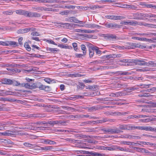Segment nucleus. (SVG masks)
Here are the masks:
<instances>
[{"label": "nucleus", "mask_w": 156, "mask_h": 156, "mask_svg": "<svg viewBox=\"0 0 156 156\" xmlns=\"http://www.w3.org/2000/svg\"><path fill=\"white\" fill-rule=\"evenodd\" d=\"M134 149L135 150H136L137 151L141 152L142 148L138 147H134Z\"/></svg>", "instance_id": "obj_52"}, {"label": "nucleus", "mask_w": 156, "mask_h": 156, "mask_svg": "<svg viewBox=\"0 0 156 156\" xmlns=\"http://www.w3.org/2000/svg\"><path fill=\"white\" fill-rule=\"evenodd\" d=\"M120 27V25L111 23V28L115 29L116 28H119Z\"/></svg>", "instance_id": "obj_35"}, {"label": "nucleus", "mask_w": 156, "mask_h": 156, "mask_svg": "<svg viewBox=\"0 0 156 156\" xmlns=\"http://www.w3.org/2000/svg\"><path fill=\"white\" fill-rule=\"evenodd\" d=\"M23 40V38L22 37H20L18 39L19 43L20 45H22L23 44V43L22 42Z\"/></svg>", "instance_id": "obj_61"}, {"label": "nucleus", "mask_w": 156, "mask_h": 156, "mask_svg": "<svg viewBox=\"0 0 156 156\" xmlns=\"http://www.w3.org/2000/svg\"><path fill=\"white\" fill-rule=\"evenodd\" d=\"M58 46L62 48H65V49H70L72 48V47L71 46H66L65 45H64L63 44H59L58 45Z\"/></svg>", "instance_id": "obj_25"}, {"label": "nucleus", "mask_w": 156, "mask_h": 156, "mask_svg": "<svg viewBox=\"0 0 156 156\" xmlns=\"http://www.w3.org/2000/svg\"><path fill=\"white\" fill-rule=\"evenodd\" d=\"M134 63L140 66H146V62L141 59L140 60L134 59L132 60Z\"/></svg>", "instance_id": "obj_7"}, {"label": "nucleus", "mask_w": 156, "mask_h": 156, "mask_svg": "<svg viewBox=\"0 0 156 156\" xmlns=\"http://www.w3.org/2000/svg\"><path fill=\"white\" fill-rule=\"evenodd\" d=\"M83 33H94V31L92 30H83Z\"/></svg>", "instance_id": "obj_51"}, {"label": "nucleus", "mask_w": 156, "mask_h": 156, "mask_svg": "<svg viewBox=\"0 0 156 156\" xmlns=\"http://www.w3.org/2000/svg\"><path fill=\"white\" fill-rule=\"evenodd\" d=\"M137 126H136L133 125H126V130H132L136 129Z\"/></svg>", "instance_id": "obj_18"}, {"label": "nucleus", "mask_w": 156, "mask_h": 156, "mask_svg": "<svg viewBox=\"0 0 156 156\" xmlns=\"http://www.w3.org/2000/svg\"><path fill=\"white\" fill-rule=\"evenodd\" d=\"M47 123L51 125L52 126H53L54 125L58 123V121H49L47 122Z\"/></svg>", "instance_id": "obj_34"}, {"label": "nucleus", "mask_w": 156, "mask_h": 156, "mask_svg": "<svg viewBox=\"0 0 156 156\" xmlns=\"http://www.w3.org/2000/svg\"><path fill=\"white\" fill-rule=\"evenodd\" d=\"M12 84L13 85L16 86H18L21 85V84L19 82H18L15 80H12Z\"/></svg>", "instance_id": "obj_44"}, {"label": "nucleus", "mask_w": 156, "mask_h": 156, "mask_svg": "<svg viewBox=\"0 0 156 156\" xmlns=\"http://www.w3.org/2000/svg\"><path fill=\"white\" fill-rule=\"evenodd\" d=\"M36 87L39 88L40 90H46V89L48 88H49L50 87L48 86L44 85L40 83H36Z\"/></svg>", "instance_id": "obj_11"}, {"label": "nucleus", "mask_w": 156, "mask_h": 156, "mask_svg": "<svg viewBox=\"0 0 156 156\" xmlns=\"http://www.w3.org/2000/svg\"><path fill=\"white\" fill-rule=\"evenodd\" d=\"M3 94H5L7 95H11L12 94V92L11 91H9L5 90H2Z\"/></svg>", "instance_id": "obj_42"}, {"label": "nucleus", "mask_w": 156, "mask_h": 156, "mask_svg": "<svg viewBox=\"0 0 156 156\" xmlns=\"http://www.w3.org/2000/svg\"><path fill=\"white\" fill-rule=\"evenodd\" d=\"M119 129H126V125H121L120 126Z\"/></svg>", "instance_id": "obj_62"}, {"label": "nucleus", "mask_w": 156, "mask_h": 156, "mask_svg": "<svg viewBox=\"0 0 156 156\" xmlns=\"http://www.w3.org/2000/svg\"><path fill=\"white\" fill-rule=\"evenodd\" d=\"M9 122H7V123H0V130H2L3 129H5L4 127L5 126H4L8 124Z\"/></svg>", "instance_id": "obj_41"}, {"label": "nucleus", "mask_w": 156, "mask_h": 156, "mask_svg": "<svg viewBox=\"0 0 156 156\" xmlns=\"http://www.w3.org/2000/svg\"><path fill=\"white\" fill-rule=\"evenodd\" d=\"M59 0H45V3L47 2L50 3H59Z\"/></svg>", "instance_id": "obj_30"}, {"label": "nucleus", "mask_w": 156, "mask_h": 156, "mask_svg": "<svg viewBox=\"0 0 156 156\" xmlns=\"http://www.w3.org/2000/svg\"><path fill=\"white\" fill-rule=\"evenodd\" d=\"M138 22L137 21H134L132 20H128L127 21H123L121 22V24L126 25H134L138 24Z\"/></svg>", "instance_id": "obj_9"}, {"label": "nucleus", "mask_w": 156, "mask_h": 156, "mask_svg": "<svg viewBox=\"0 0 156 156\" xmlns=\"http://www.w3.org/2000/svg\"><path fill=\"white\" fill-rule=\"evenodd\" d=\"M6 69L8 71H9L13 72H15L16 73H19L20 72V70L17 69L16 68H15V69L7 68Z\"/></svg>", "instance_id": "obj_29"}, {"label": "nucleus", "mask_w": 156, "mask_h": 156, "mask_svg": "<svg viewBox=\"0 0 156 156\" xmlns=\"http://www.w3.org/2000/svg\"><path fill=\"white\" fill-rule=\"evenodd\" d=\"M66 141L69 142H76L77 141H78V140H75L74 139H69V138H67L66 139Z\"/></svg>", "instance_id": "obj_50"}, {"label": "nucleus", "mask_w": 156, "mask_h": 156, "mask_svg": "<svg viewBox=\"0 0 156 156\" xmlns=\"http://www.w3.org/2000/svg\"><path fill=\"white\" fill-rule=\"evenodd\" d=\"M1 45L6 46H12L15 47L17 46V43L16 42L13 41H2Z\"/></svg>", "instance_id": "obj_4"}, {"label": "nucleus", "mask_w": 156, "mask_h": 156, "mask_svg": "<svg viewBox=\"0 0 156 156\" xmlns=\"http://www.w3.org/2000/svg\"><path fill=\"white\" fill-rule=\"evenodd\" d=\"M31 35L33 36H39L40 34L37 31L32 32L31 34Z\"/></svg>", "instance_id": "obj_49"}, {"label": "nucleus", "mask_w": 156, "mask_h": 156, "mask_svg": "<svg viewBox=\"0 0 156 156\" xmlns=\"http://www.w3.org/2000/svg\"><path fill=\"white\" fill-rule=\"evenodd\" d=\"M80 47L81 50L83 51V55H85L87 53V49L85 45L84 44H82L81 45Z\"/></svg>", "instance_id": "obj_26"}, {"label": "nucleus", "mask_w": 156, "mask_h": 156, "mask_svg": "<svg viewBox=\"0 0 156 156\" xmlns=\"http://www.w3.org/2000/svg\"><path fill=\"white\" fill-rule=\"evenodd\" d=\"M154 5L151 4H147L146 7L154 9Z\"/></svg>", "instance_id": "obj_59"}, {"label": "nucleus", "mask_w": 156, "mask_h": 156, "mask_svg": "<svg viewBox=\"0 0 156 156\" xmlns=\"http://www.w3.org/2000/svg\"><path fill=\"white\" fill-rule=\"evenodd\" d=\"M133 45L136 47L142 49L146 48V46L142 45L138 43H134Z\"/></svg>", "instance_id": "obj_33"}, {"label": "nucleus", "mask_w": 156, "mask_h": 156, "mask_svg": "<svg viewBox=\"0 0 156 156\" xmlns=\"http://www.w3.org/2000/svg\"><path fill=\"white\" fill-rule=\"evenodd\" d=\"M101 108H98L96 106H93V107H89V111L90 112H92L94 111H96L98 110V109L100 108H101V109H102L103 108H104L105 107H107V106H101Z\"/></svg>", "instance_id": "obj_12"}, {"label": "nucleus", "mask_w": 156, "mask_h": 156, "mask_svg": "<svg viewBox=\"0 0 156 156\" xmlns=\"http://www.w3.org/2000/svg\"><path fill=\"white\" fill-rule=\"evenodd\" d=\"M43 142L44 143L50 145L54 144H56V142L54 141L49 139H44V140Z\"/></svg>", "instance_id": "obj_19"}, {"label": "nucleus", "mask_w": 156, "mask_h": 156, "mask_svg": "<svg viewBox=\"0 0 156 156\" xmlns=\"http://www.w3.org/2000/svg\"><path fill=\"white\" fill-rule=\"evenodd\" d=\"M146 66H156V62L150 61L148 62H146Z\"/></svg>", "instance_id": "obj_17"}, {"label": "nucleus", "mask_w": 156, "mask_h": 156, "mask_svg": "<svg viewBox=\"0 0 156 156\" xmlns=\"http://www.w3.org/2000/svg\"><path fill=\"white\" fill-rule=\"evenodd\" d=\"M122 132L123 131L120 130L119 129L116 128L112 129L111 134L119 133Z\"/></svg>", "instance_id": "obj_15"}, {"label": "nucleus", "mask_w": 156, "mask_h": 156, "mask_svg": "<svg viewBox=\"0 0 156 156\" xmlns=\"http://www.w3.org/2000/svg\"><path fill=\"white\" fill-rule=\"evenodd\" d=\"M9 130H8L6 132H3L2 134V135L5 136H13L16 135H23L21 134L22 133H19L17 131H11L10 133L8 132Z\"/></svg>", "instance_id": "obj_5"}, {"label": "nucleus", "mask_w": 156, "mask_h": 156, "mask_svg": "<svg viewBox=\"0 0 156 156\" xmlns=\"http://www.w3.org/2000/svg\"><path fill=\"white\" fill-rule=\"evenodd\" d=\"M56 9L49 8L46 7H41V11H54Z\"/></svg>", "instance_id": "obj_24"}, {"label": "nucleus", "mask_w": 156, "mask_h": 156, "mask_svg": "<svg viewBox=\"0 0 156 156\" xmlns=\"http://www.w3.org/2000/svg\"><path fill=\"white\" fill-rule=\"evenodd\" d=\"M41 7H37L32 8V9L35 11H37L38 12L41 11Z\"/></svg>", "instance_id": "obj_56"}, {"label": "nucleus", "mask_w": 156, "mask_h": 156, "mask_svg": "<svg viewBox=\"0 0 156 156\" xmlns=\"http://www.w3.org/2000/svg\"><path fill=\"white\" fill-rule=\"evenodd\" d=\"M72 45L74 48L75 50H77L78 49V46L77 43H73L72 44Z\"/></svg>", "instance_id": "obj_54"}, {"label": "nucleus", "mask_w": 156, "mask_h": 156, "mask_svg": "<svg viewBox=\"0 0 156 156\" xmlns=\"http://www.w3.org/2000/svg\"><path fill=\"white\" fill-rule=\"evenodd\" d=\"M105 37H107L108 39H116L117 38V36L114 35L112 34H108L105 36Z\"/></svg>", "instance_id": "obj_28"}, {"label": "nucleus", "mask_w": 156, "mask_h": 156, "mask_svg": "<svg viewBox=\"0 0 156 156\" xmlns=\"http://www.w3.org/2000/svg\"><path fill=\"white\" fill-rule=\"evenodd\" d=\"M57 49L56 48H52L48 47L47 48V50L48 51L49 53L52 52V51H57Z\"/></svg>", "instance_id": "obj_36"}, {"label": "nucleus", "mask_w": 156, "mask_h": 156, "mask_svg": "<svg viewBox=\"0 0 156 156\" xmlns=\"http://www.w3.org/2000/svg\"><path fill=\"white\" fill-rule=\"evenodd\" d=\"M116 151H128L129 149L125 147H122L119 146H116Z\"/></svg>", "instance_id": "obj_14"}, {"label": "nucleus", "mask_w": 156, "mask_h": 156, "mask_svg": "<svg viewBox=\"0 0 156 156\" xmlns=\"http://www.w3.org/2000/svg\"><path fill=\"white\" fill-rule=\"evenodd\" d=\"M101 130L105 132H106L109 133H110L111 134L112 128L109 129H105L103 128L101 129Z\"/></svg>", "instance_id": "obj_40"}, {"label": "nucleus", "mask_w": 156, "mask_h": 156, "mask_svg": "<svg viewBox=\"0 0 156 156\" xmlns=\"http://www.w3.org/2000/svg\"><path fill=\"white\" fill-rule=\"evenodd\" d=\"M93 49H94V51H96V54L99 55L101 54V51L99 50V48L97 47H95L93 48Z\"/></svg>", "instance_id": "obj_31"}, {"label": "nucleus", "mask_w": 156, "mask_h": 156, "mask_svg": "<svg viewBox=\"0 0 156 156\" xmlns=\"http://www.w3.org/2000/svg\"><path fill=\"white\" fill-rule=\"evenodd\" d=\"M94 131V129L93 128H89L87 129V131L89 132H92Z\"/></svg>", "instance_id": "obj_60"}, {"label": "nucleus", "mask_w": 156, "mask_h": 156, "mask_svg": "<svg viewBox=\"0 0 156 156\" xmlns=\"http://www.w3.org/2000/svg\"><path fill=\"white\" fill-rule=\"evenodd\" d=\"M115 120L113 119H109L107 118H105L102 119V120H97V121H91L92 123L93 124H98V123H102L105 122H107L109 121L110 122H114Z\"/></svg>", "instance_id": "obj_6"}, {"label": "nucleus", "mask_w": 156, "mask_h": 156, "mask_svg": "<svg viewBox=\"0 0 156 156\" xmlns=\"http://www.w3.org/2000/svg\"><path fill=\"white\" fill-rule=\"evenodd\" d=\"M122 144H124L127 145H135V144H136L134 143L131 142H127V141H123Z\"/></svg>", "instance_id": "obj_43"}, {"label": "nucleus", "mask_w": 156, "mask_h": 156, "mask_svg": "<svg viewBox=\"0 0 156 156\" xmlns=\"http://www.w3.org/2000/svg\"><path fill=\"white\" fill-rule=\"evenodd\" d=\"M106 150L110 151H116V146L112 145L110 147H107Z\"/></svg>", "instance_id": "obj_32"}, {"label": "nucleus", "mask_w": 156, "mask_h": 156, "mask_svg": "<svg viewBox=\"0 0 156 156\" xmlns=\"http://www.w3.org/2000/svg\"><path fill=\"white\" fill-rule=\"evenodd\" d=\"M36 83H23L21 84L22 87H24L26 88L29 89H33L36 88Z\"/></svg>", "instance_id": "obj_2"}, {"label": "nucleus", "mask_w": 156, "mask_h": 156, "mask_svg": "<svg viewBox=\"0 0 156 156\" xmlns=\"http://www.w3.org/2000/svg\"><path fill=\"white\" fill-rule=\"evenodd\" d=\"M35 30V28H27L24 29H22L19 30L18 31V33L19 34H24L28 32L30 30L34 31Z\"/></svg>", "instance_id": "obj_10"}, {"label": "nucleus", "mask_w": 156, "mask_h": 156, "mask_svg": "<svg viewBox=\"0 0 156 156\" xmlns=\"http://www.w3.org/2000/svg\"><path fill=\"white\" fill-rule=\"evenodd\" d=\"M2 83L4 84H11L12 82V80L8 78H5L2 79Z\"/></svg>", "instance_id": "obj_16"}, {"label": "nucleus", "mask_w": 156, "mask_h": 156, "mask_svg": "<svg viewBox=\"0 0 156 156\" xmlns=\"http://www.w3.org/2000/svg\"><path fill=\"white\" fill-rule=\"evenodd\" d=\"M144 13L139 12L133 14V19L137 20H142L143 19Z\"/></svg>", "instance_id": "obj_8"}, {"label": "nucleus", "mask_w": 156, "mask_h": 156, "mask_svg": "<svg viewBox=\"0 0 156 156\" xmlns=\"http://www.w3.org/2000/svg\"><path fill=\"white\" fill-rule=\"evenodd\" d=\"M85 27L88 28H98L100 26L94 24H86Z\"/></svg>", "instance_id": "obj_20"}, {"label": "nucleus", "mask_w": 156, "mask_h": 156, "mask_svg": "<svg viewBox=\"0 0 156 156\" xmlns=\"http://www.w3.org/2000/svg\"><path fill=\"white\" fill-rule=\"evenodd\" d=\"M92 123V122L91 121H87V122H82L81 123V126H83V125H87V124H90Z\"/></svg>", "instance_id": "obj_58"}, {"label": "nucleus", "mask_w": 156, "mask_h": 156, "mask_svg": "<svg viewBox=\"0 0 156 156\" xmlns=\"http://www.w3.org/2000/svg\"><path fill=\"white\" fill-rule=\"evenodd\" d=\"M108 99V98H101L97 99V100L100 101H109Z\"/></svg>", "instance_id": "obj_47"}, {"label": "nucleus", "mask_w": 156, "mask_h": 156, "mask_svg": "<svg viewBox=\"0 0 156 156\" xmlns=\"http://www.w3.org/2000/svg\"><path fill=\"white\" fill-rule=\"evenodd\" d=\"M23 145L26 147H28L32 148L33 146L34 145L31 144L27 142L24 143L23 144Z\"/></svg>", "instance_id": "obj_39"}, {"label": "nucleus", "mask_w": 156, "mask_h": 156, "mask_svg": "<svg viewBox=\"0 0 156 156\" xmlns=\"http://www.w3.org/2000/svg\"><path fill=\"white\" fill-rule=\"evenodd\" d=\"M41 150L48 151L54 149L53 147L52 146H46L44 147H41Z\"/></svg>", "instance_id": "obj_23"}, {"label": "nucleus", "mask_w": 156, "mask_h": 156, "mask_svg": "<svg viewBox=\"0 0 156 156\" xmlns=\"http://www.w3.org/2000/svg\"><path fill=\"white\" fill-rule=\"evenodd\" d=\"M90 49H89V55L90 57L91 58L94 55V49H93V48H94V47L91 46L92 44H90Z\"/></svg>", "instance_id": "obj_13"}, {"label": "nucleus", "mask_w": 156, "mask_h": 156, "mask_svg": "<svg viewBox=\"0 0 156 156\" xmlns=\"http://www.w3.org/2000/svg\"><path fill=\"white\" fill-rule=\"evenodd\" d=\"M69 13V12L67 10L61 12V14L62 15H67Z\"/></svg>", "instance_id": "obj_63"}, {"label": "nucleus", "mask_w": 156, "mask_h": 156, "mask_svg": "<svg viewBox=\"0 0 156 156\" xmlns=\"http://www.w3.org/2000/svg\"><path fill=\"white\" fill-rule=\"evenodd\" d=\"M119 95V94L118 93H112L109 95V96L111 97H114L115 96H118Z\"/></svg>", "instance_id": "obj_64"}, {"label": "nucleus", "mask_w": 156, "mask_h": 156, "mask_svg": "<svg viewBox=\"0 0 156 156\" xmlns=\"http://www.w3.org/2000/svg\"><path fill=\"white\" fill-rule=\"evenodd\" d=\"M140 121V122H150L151 120L150 119H141Z\"/></svg>", "instance_id": "obj_46"}, {"label": "nucleus", "mask_w": 156, "mask_h": 156, "mask_svg": "<svg viewBox=\"0 0 156 156\" xmlns=\"http://www.w3.org/2000/svg\"><path fill=\"white\" fill-rule=\"evenodd\" d=\"M136 129L139 130H144L146 131H154L156 129L151 126H137Z\"/></svg>", "instance_id": "obj_3"}, {"label": "nucleus", "mask_w": 156, "mask_h": 156, "mask_svg": "<svg viewBox=\"0 0 156 156\" xmlns=\"http://www.w3.org/2000/svg\"><path fill=\"white\" fill-rule=\"evenodd\" d=\"M24 46L27 51H30L31 50V48L27 42H26L24 44Z\"/></svg>", "instance_id": "obj_38"}, {"label": "nucleus", "mask_w": 156, "mask_h": 156, "mask_svg": "<svg viewBox=\"0 0 156 156\" xmlns=\"http://www.w3.org/2000/svg\"><path fill=\"white\" fill-rule=\"evenodd\" d=\"M44 80L46 82L48 83H50L52 82V81H54V82L53 81V82H55L54 80H51V79L50 78H46L44 79Z\"/></svg>", "instance_id": "obj_37"}, {"label": "nucleus", "mask_w": 156, "mask_h": 156, "mask_svg": "<svg viewBox=\"0 0 156 156\" xmlns=\"http://www.w3.org/2000/svg\"><path fill=\"white\" fill-rule=\"evenodd\" d=\"M80 116L81 117V118H89L90 119H97L96 117H93L87 114L86 115H80Z\"/></svg>", "instance_id": "obj_27"}, {"label": "nucleus", "mask_w": 156, "mask_h": 156, "mask_svg": "<svg viewBox=\"0 0 156 156\" xmlns=\"http://www.w3.org/2000/svg\"><path fill=\"white\" fill-rule=\"evenodd\" d=\"M125 17L123 16H113V20H118L121 19H125Z\"/></svg>", "instance_id": "obj_22"}, {"label": "nucleus", "mask_w": 156, "mask_h": 156, "mask_svg": "<svg viewBox=\"0 0 156 156\" xmlns=\"http://www.w3.org/2000/svg\"><path fill=\"white\" fill-rule=\"evenodd\" d=\"M46 41V42H48V43H49L50 44H53L56 45H57V44L56 43H55L54 41H53L51 40H47Z\"/></svg>", "instance_id": "obj_55"}, {"label": "nucleus", "mask_w": 156, "mask_h": 156, "mask_svg": "<svg viewBox=\"0 0 156 156\" xmlns=\"http://www.w3.org/2000/svg\"><path fill=\"white\" fill-rule=\"evenodd\" d=\"M133 60H131V62H129H129H127V63H125V66H132V65H133L134 64V62H133V61H132Z\"/></svg>", "instance_id": "obj_53"}, {"label": "nucleus", "mask_w": 156, "mask_h": 156, "mask_svg": "<svg viewBox=\"0 0 156 156\" xmlns=\"http://www.w3.org/2000/svg\"><path fill=\"white\" fill-rule=\"evenodd\" d=\"M23 16L30 17H39L41 16L40 14L36 12H32L25 10Z\"/></svg>", "instance_id": "obj_1"}, {"label": "nucleus", "mask_w": 156, "mask_h": 156, "mask_svg": "<svg viewBox=\"0 0 156 156\" xmlns=\"http://www.w3.org/2000/svg\"><path fill=\"white\" fill-rule=\"evenodd\" d=\"M146 17L151 18L154 17L156 18V15L152 14H144V13L143 18Z\"/></svg>", "instance_id": "obj_21"}, {"label": "nucleus", "mask_w": 156, "mask_h": 156, "mask_svg": "<svg viewBox=\"0 0 156 156\" xmlns=\"http://www.w3.org/2000/svg\"><path fill=\"white\" fill-rule=\"evenodd\" d=\"M24 10H20L16 11V13L20 15H23Z\"/></svg>", "instance_id": "obj_45"}, {"label": "nucleus", "mask_w": 156, "mask_h": 156, "mask_svg": "<svg viewBox=\"0 0 156 156\" xmlns=\"http://www.w3.org/2000/svg\"><path fill=\"white\" fill-rule=\"evenodd\" d=\"M75 6L73 5H66L65 6V8L68 9H74Z\"/></svg>", "instance_id": "obj_48"}, {"label": "nucleus", "mask_w": 156, "mask_h": 156, "mask_svg": "<svg viewBox=\"0 0 156 156\" xmlns=\"http://www.w3.org/2000/svg\"><path fill=\"white\" fill-rule=\"evenodd\" d=\"M136 34L137 35H140V36H147L149 35L150 36L149 33H145V34L136 33Z\"/></svg>", "instance_id": "obj_57"}]
</instances>
